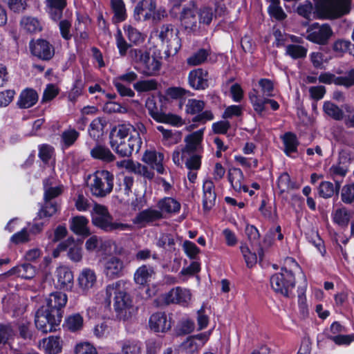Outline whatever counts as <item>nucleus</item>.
Here are the masks:
<instances>
[{
	"instance_id": "obj_45",
	"label": "nucleus",
	"mask_w": 354,
	"mask_h": 354,
	"mask_svg": "<svg viewBox=\"0 0 354 354\" xmlns=\"http://www.w3.org/2000/svg\"><path fill=\"white\" fill-rule=\"evenodd\" d=\"M205 105L203 100L191 98L187 101L185 111L187 114L196 115L203 110Z\"/></svg>"
},
{
	"instance_id": "obj_35",
	"label": "nucleus",
	"mask_w": 354,
	"mask_h": 354,
	"mask_svg": "<svg viewBox=\"0 0 354 354\" xmlns=\"http://www.w3.org/2000/svg\"><path fill=\"white\" fill-rule=\"evenodd\" d=\"M50 17L54 21L59 20L62 15V11L66 6V0H46Z\"/></svg>"
},
{
	"instance_id": "obj_32",
	"label": "nucleus",
	"mask_w": 354,
	"mask_h": 354,
	"mask_svg": "<svg viewBox=\"0 0 354 354\" xmlns=\"http://www.w3.org/2000/svg\"><path fill=\"white\" fill-rule=\"evenodd\" d=\"M38 100L37 92L30 88L24 90L19 96L18 105L20 108L28 109L32 106Z\"/></svg>"
},
{
	"instance_id": "obj_47",
	"label": "nucleus",
	"mask_w": 354,
	"mask_h": 354,
	"mask_svg": "<svg viewBox=\"0 0 354 354\" xmlns=\"http://www.w3.org/2000/svg\"><path fill=\"white\" fill-rule=\"evenodd\" d=\"M122 354H141L140 343L136 340H124L121 343Z\"/></svg>"
},
{
	"instance_id": "obj_46",
	"label": "nucleus",
	"mask_w": 354,
	"mask_h": 354,
	"mask_svg": "<svg viewBox=\"0 0 354 354\" xmlns=\"http://www.w3.org/2000/svg\"><path fill=\"white\" fill-rule=\"evenodd\" d=\"M270 16L277 20H283L286 15L280 6V0H270V5L268 8Z\"/></svg>"
},
{
	"instance_id": "obj_62",
	"label": "nucleus",
	"mask_w": 354,
	"mask_h": 354,
	"mask_svg": "<svg viewBox=\"0 0 354 354\" xmlns=\"http://www.w3.org/2000/svg\"><path fill=\"white\" fill-rule=\"evenodd\" d=\"M341 197L342 201L347 204L354 201V183L346 185L342 187Z\"/></svg>"
},
{
	"instance_id": "obj_23",
	"label": "nucleus",
	"mask_w": 354,
	"mask_h": 354,
	"mask_svg": "<svg viewBox=\"0 0 354 354\" xmlns=\"http://www.w3.org/2000/svg\"><path fill=\"white\" fill-rule=\"evenodd\" d=\"M57 284L60 289L68 290L73 286V272L66 266H59L56 270Z\"/></svg>"
},
{
	"instance_id": "obj_58",
	"label": "nucleus",
	"mask_w": 354,
	"mask_h": 354,
	"mask_svg": "<svg viewBox=\"0 0 354 354\" xmlns=\"http://www.w3.org/2000/svg\"><path fill=\"white\" fill-rule=\"evenodd\" d=\"M207 55L208 53L206 50L201 49L187 58V62L190 66L199 65L205 62Z\"/></svg>"
},
{
	"instance_id": "obj_12",
	"label": "nucleus",
	"mask_w": 354,
	"mask_h": 354,
	"mask_svg": "<svg viewBox=\"0 0 354 354\" xmlns=\"http://www.w3.org/2000/svg\"><path fill=\"white\" fill-rule=\"evenodd\" d=\"M77 287L82 295H87L97 284V275L95 270L90 268H82L77 278Z\"/></svg>"
},
{
	"instance_id": "obj_42",
	"label": "nucleus",
	"mask_w": 354,
	"mask_h": 354,
	"mask_svg": "<svg viewBox=\"0 0 354 354\" xmlns=\"http://www.w3.org/2000/svg\"><path fill=\"white\" fill-rule=\"evenodd\" d=\"M323 111L326 115L335 120H341L343 119V111L337 105L330 101L324 103Z\"/></svg>"
},
{
	"instance_id": "obj_39",
	"label": "nucleus",
	"mask_w": 354,
	"mask_h": 354,
	"mask_svg": "<svg viewBox=\"0 0 354 354\" xmlns=\"http://www.w3.org/2000/svg\"><path fill=\"white\" fill-rule=\"evenodd\" d=\"M21 27L30 33H35L41 30V24L39 21L32 17H24L20 22Z\"/></svg>"
},
{
	"instance_id": "obj_36",
	"label": "nucleus",
	"mask_w": 354,
	"mask_h": 354,
	"mask_svg": "<svg viewBox=\"0 0 354 354\" xmlns=\"http://www.w3.org/2000/svg\"><path fill=\"white\" fill-rule=\"evenodd\" d=\"M156 129L162 133V142L165 145L171 146L177 144L181 139L179 131H172L171 130L165 129L162 126H158Z\"/></svg>"
},
{
	"instance_id": "obj_19",
	"label": "nucleus",
	"mask_w": 354,
	"mask_h": 354,
	"mask_svg": "<svg viewBox=\"0 0 354 354\" xmlns=\"http://www.w3.org/2000/svg\"><path fill=\"white\" fill-rule=\"evenodd\" d=\"M216 195L213 181L209 178L204 180L203 184V208L209 211L215 205Z\"/></svg>"
},
{
	"instance_id": "obj_1",
	"label": "nucleus",
	"mask_w": 354,
	"mask_h": 354,
	"mask_svg": "<svg viewBox=\"0 0 354 354\" xmlns=\"http://www.w3.org/2000/svg\"><path fill=\"white\" fill-rule=\"evenodd\" d=\"M68 301L67 295L62 292H55L46 299V305L36 312L35 326L44 333L56 330L62 322L63 308Z\"/></svg>"
},
{
	"instance_id": "obj_61",
	"label": "nucleus",
	"mask_w": 354,
	"mask_h": 354,
	"mask_svg": "<svg viewBox=\"0 0 354 354\" xmlns=\"http://www.w3.org/2000/svg\"><path fill=\"white\" fill-rule=\"evenodd\" d=\"M157 122L170 124L176 127H180L183 124L182 118L174 114L167 115L163 113H162L160 117V120H158Z\"/></svg>"
},
{
	"instance_id": "obj_48",
	"label": "nucleus",
	"mask_w": 354,
	"mask_h": 354,
	"mask_svg": "<svg viewBox=\"0 0 354 354\" xmlns=\"http://www.w3.org/2000/svg\"><path fill=\"white\" fill-rule=\"evenodd\" d=\"M58 209L59 206L57 203L45 201L44 206L38 212V217L39 218H50L53 216L58 211Z\"/></svg>"
},
{
	"instance_id": "obj_25",
	"label": "nucleus",
	"mask_w": 354,
	"mask_h": 354,
	"mask_svg": "<svg viewBox=\"0 0 354 354\" xmlns=\"http://www.w3.org/2000/svg\"><path fill=\"white\" fill-rule=\"evenodd\" d=\"M149 327L155 332H165L171 327V322L164 313H156L149 318Z\"/></svg>"
},
{
	"instance_id": "obj_2",
	"label": "nucleus",
	"mask_w": 354,
	"mask_h": 354,
	"mask_svg": "<svg viewBox=\"0 0 354 354\" xmlns=\"http://www.w3.org/2000/svg\"><path fill=\"white\" fill-rule=\"evenodd\" d=\"M128 281L120 279L107 285L104 289L103 302L109 307L113 302L116 316L120 319L127 320L134 311L133 299L128 292Z\"/></svg>"
},
{
	"instance_id": "obj_7",
	"label": "nucleus",
	"mask_w": 354,
	"mask_h": 354,
	"mask_svg": "<svg viewBox=\"0 0 354 354\" xmlns=\"http://www.w3.org/2000/svg\"><path fill=\"white\" fill-rule=\"evenodd\" d=\"M92 222L94 225L106 231L129 230L131 225L125 223L113 221L107 208L100 204H95L91 212Z\"/></svg>"
},
{
	"instance_id": "obj_59",
	"label": "nucleus",
	"mask_w": 354,
	"mask_h": 354,
	"mask_svg": "<svg viewBox=\"0 0 354 354\" xmlns=\"http://www.w3.org/2000/svg\"><path fill=\"white\" fill-rule=\"evenodd\" d=\"M240 250L248 267H252L257 263V254L254 252H252L246 245H241Z\"/></svg>"
},
{
	"instance_id": "obj_31",
	"label": "nucleus",
	"mask_w": 354,
	"mask_h": 354,
	"mask_svg": "<svg viewBox=\"0 0 354 354\" xmlns=\"http://www.w3.org/2000/svg\"><path fill=\"white\" fill-rule=\"evenodd\" d=\"M88 220L84 216H77L71 221V230L78 235L88 236L90 231L88 227Z\"/></svg>"
},
{
	"instance_id": "obj_4",
	"label": "nucleus",
	"mask_w": 354,
	"mask_h": 354,
	"mask_svg": "<svg viewBox=\"0 0 354 354\" xmlns=\"http://www.w3.org/2000/svg\"><path fill=\"white\" fill-rule=\"evenodd\" d=\"M300 270L299 264L291 257L285 259L284 267L281 272L270 277L272 288L277 293L288 297L295 287V281L292 272Z\"/></svg>"
},
{
	"instance_id": "obj_11",
	"label": "nucleus",
	"mask_w": 354,
	"mask_h": 354,
	"mask_svg": "<svg viewBox=\"0 0 354 354\" xmlns=\"http://www.w3.org/2000/svg\"><path fill=\"white\" fill-rule=\"evenodd\" d=\"M159 38L162 44L166 47V53L168 55H176L181 47L178 32L171 25H163L161 26Z\"/></svg>"
},
{
	"instance_id": "obj_16",
	"label": "nucleus",
	"mask_w": 354,
	"mask_h": 354,
	"mask_svg": "<svg viewBox=\"0 0 354 354\" xmlns=\"http://www.w3.org/2000/svg\"><path fill=\"white\" fill-rule=\"evenodd\" d=\"M192 292L189 289L181 287L172 288L166 296L168 303L178 304L182 306L187 307L192 301Z\"/></svg>"
},
{
	"instance_id": "obj_27",
	"label": "nucleus",
	"mask_w": 354,
	"mask_h": 354,
	"mask_svg": "<svg viewBox=\"0 0 354 354\" xmlns=\"http://www.w3.org/2000/svg\"><path fill=\"white\" fill-rule=\"evenodd\" d=\"M36 274V270L33 266L25 263L13 267L5 274L7 276H15L25 279H32Z\"/></svg>"
},
{
	"instance_id": "obj_17",
	"label": "nucleus",
	"mask_w": 354,
	"mask_h": 354,
	"mask_svg": "<svg viewBox=\"0 0 354 354\" xmlns=\"http://www.w3.org/2000/svg\"><path fill=\"white\" fill-rule=\"evenodd\" d=\"M32 54L43 60L50 59L55 53L53 46L46 40L37 39L30 44Z\"/></svg>"
},
{
	"instance_id": "obj_52",
	"label": "nucleus",
	"mask_w": 354,
	"mask_h": 354,
	"mask_svg": "<svg viewBox=\"0 0 354 354\" xmlns=\"http://www.w3.org/2000/svg\"><path fill=\"white\" fill-rule=\"evenodd\" d=\"M158 84L154 80H142L134 84L133 87L138 92H148L157 89Z\"/></svg>"
},
{
	"instance_id": "obj_18",
	"label": "nucleus",
	"mask_w": 354,
	"mask_h": 354,
	"mask_svg": "<svg viewBox=\"0 0 354 354\" xmlns=\"http://www.w3.org/2000/svg\"><path fill=\"white\" fill-rule=\"evenodd\" d=\"M203 133L204 129H202L186 136L185 138L186 145L184 147V150L187 153L203 152L201 142L203 138Z\"/></svg>"
},
{
	"instance_id": "obj_53",
	"label": "nucleus",
	"mask_w": 354,
	"mask_h": 354,
	"mask_svg": "<svg viewBox=\"0 0 354 354\" xmlns=\"http://www.w3.org/2000/svg\"><path fill=\"white\" fill-rule=\"evenodd\" d=\"M103 127L101 119H94L91 122L88 129L90 136L94 140H97L102 135Z\"/></svg>"
},
{
	"instance_id": "obj_54",
	"label": "nucleus",
	"mask_w": 354,
	"mask_h": 354,
	"mask_svg": "<svg viewBox=\"0 0 354 354\" xmlns=\"http://www.w3.org/2000/svg\"><path fill=\"white\" fill-rule=\"evenodd\" d=\"M115 37L116 46L120 55L122 56L125 55L128 49L130 48L131 44L127 42L120 29H118Z\"/></svg>"
},
{
	"instance_id": "obj_55",
	"label": "nucleus",
	"mask_w": 354,
	"mask_h": 354,
	"mask_svg": "<svg viewBox=\"0 0 354 354\" xmlns=\"http://www.w3.org/2000/svg\"><path fill=\"white\" fill-rule=\"evenodd\" d=\"M145 106L151 117L157 121L160 120L162 112L159 110L156 102L153 97H149L146 100Z\"/></svg>"
},
{
	"instance_id": "obj_14",
	"label": "nucleus",
	"mask_w": 354,
	"mask_h": 354,
	"mask_svg": "<svg viewBox=\"0 0 354 354\" xmlns=\"http://www.w3.org/2000/svg\"><path fill=\"white\" fill-rule=\"evenodd\" d=\"M211 334L212 330L196 335L189 337L181 344L180 348L189 354L197 352L209 340Z\"/></svg>"
},
{
	"instance_id": "obj_28",
	"label": "nucleus",
	"mask_w": 354,
	"mask_h": 354,
	"mask_svg": "<svg viewBox=\"0 0 354 354\" xmlns=\"http://www.w3.org/2000/svg\"><path fill=\"white\" fill-rule=\"evenodd\" d=\"M229 181L236 192H248V188L244 185V176L242 171L239 168L232 167L228 171Z\"/></svg>"
},
{
	"instance_id": "obj_63",
	"label": "nucleus",
	"mask_w": 354,
	"mask_h": 354,
	"mask_svg": "<svg viewBox=\"0 0 354 354\" xmlns=\"http://www.w3.org/2000/svg\"><path fill=\"white\" fill-rule=\"evenodd\" d=\"M183 248L186 255L192 259H195L200 252V249L196 245L187 240L183 242Z\"/></svg>"
},
{
	"instance_id": "obj_13",
	"label": "nucleus",
	"mask_w": 354,
	"mask_h": 354,
	"mask_svg": "<svg viewBox=\"0 0 354 354\" xmlns=\"http://www.w3.org/2000/svg\"><path fill=\"white\" fill-rule=\"evenodd\" d=\"M306 39L318 44H324L333 35V31L328 24H312L307 30Z\"/></svg>"
},
{
	"instance_id": "obj_9",
	"label": "nucleus",
	"mask_w": 354,
	"mask_h": 354,
	"mask_svg": "<svg viewBox=\"0 0 354 354\" xmlns=\"http://www.w3.org/2000/svg\"><path fill=\"white\" fill-rule=\"evenodd\" d=\"M323 17L337 18L350 10L351 0H314Z\"/></svg>"
},
{
	"instance_id": "obj_30",
	"label": "nucleus",
	"mask_w": 354,
	"mask_h": 354,
	"mask_svg": "<svg viewBox=\"0 0 354 354\" xmlns=\"http://www.w3.org/2000/svg\"><path fill=\"white\" fill-rule=\"evenodd\" d=\"M269 97L261 94L259 90L254 88L249 95L250 103L255 112L261 115L266 109V104H268Z\"/></svg>"
},
{
	"instance_id": "obj_51",
	"label": "nucleus",
	"mask_w": 354,
	"mask_h": 354,
	"mask_svg": "<svg viewBox=\"0 0 354 354\" xmlns=\"http://www.w3.org/2000/svg\"><path fill=\"white\" fill-rule=\"evenodd\" d=\"M202 153H187L189 157L185 162L186 167L189 170L197 171L201 166Z\"/></svg>"
},
{
	"instance_id": "obj_56",
	"label": "nucleus",
	"mask_w": 354,
	"mask_h": 354,
	"mask_svg": "<svg viewBox=\"0 0 354 354\" xmlns=\"http://www.w3.org/2000/svg\"><path fill=\"white\" fill-rule=\"evenodd\" d=\"M175 241L174 237L169 234H162L158 242L157 246L159 248H163L168 250L169 251H173L175 250Z\"/></svg>"
},
{
	"instance_id": "obj_50",
	"label": "nucleus",
	"mask_w": 354,
	"mask_h": 354,
	"mask_svg": "<svg viewBox=\"0 0 354 354\" xmlns=\"http://www.w3.org/2000/svg\"><path fill=\"white\" fill-rule=\"evenodd\" d=\"M214 16V11L212 8L203 6L198 10V17L199 24L209 25L212 22Z\"/></svg>"
},
{
	"instance_id": "obj_33",
	"label": "nucleus",
	"mask_w": 354,
	"mask_h": 354,
	"mask_svg": "<svg viewBox=\"0 0 354 354\" xmlns=\"http://www.w3.org/2000/svg\"><path fill=\"white\" fill-rule=\"evenodd\" d=\"M90 153L93 158L106 162H112L115 159L114 155L109 149L101 145H96L91 149Z\"/></svg>"
},
{
	"instance_id": "obj_8",
	"label": "nucleus",
	"mask_w": 354,
	"mask_h": 354,
	"mask_svg": "<svg viewBox=\"0 0 354 354\" xmlns=\"http://www.w3.org/2000/svg\"><path fill=\"white\" fill-rule=\"evenodd\" d=\"M113 175L106 170H98L91 176L89 184L93 195L104 197L111 193L113 187Z\"/></svg>"
},
{
	"instance_id": "obj_49",
	"label": "nucleus",
	"mask_w": 354,
	"mask_h": 354,
	"mask_svg": "<svg viewBox=\"0 0 354 354\" xmlns=\"http://www.w3.org/2000/svg\"><path fill=\"white\" fill-rule=\"evenodd\" d=\"M286 53L292 59H300L306 56L307 49L299 45L290 44L286 46Z\"/></svg>"
},
{
	"instance_id": "obj_37",
	"label": "nucleus",
	"mask_w": 354,
	"mask_h": 354,
	"mask_svg": "<svg viewBox=\"0 0 354 354\" xmlns=\"http://www.w3.org/2000/svg\"><path fill=\"white\" fill-rule=\"evenodd\" d=\"M160 211L166 213H177L180 211V204L176 199L171 197H166L158 203Z\"/></svg>"
},
{
	"instance_id": "obj_26",
	"label": "nucleus",
	"mask_w": 354,
	"mask_h": 354,
	"mask_svg": "<svg viewBox=\"0 0 354 354\" xmlns=\"http://www.w3.org/2000/svg\"><path fill=\"white\" fill-rule=\"evenodd\" d=\"M164 155L156 151H146L142 156V160L157 171L159 174H163L165 168L162 165Z\"/></svg>"
},
{
	"instance_id": "obj_5",
	"label": "nucleus",
	"mask_w": 354,
	"mask_h": 354,
	"mask_svg": "<svg viewBox=\"0 0 354 354\" xmlns=\"http://www.w3.org/2000/svg\"><path fill=\"white\" fill-rule=\"evenodd\" d=\"M129 57L135 64V68L145 75H155L160 69V61L155 56L150 55L146 50L131 49Z\"/></svg>"
},
{
	"instance_id": "obj_20",
	"label": "nucleus",
	"mask_w": 354,
	"mask_h": 354,
	"mask_svg": "<svg viewBox=\"0 0 354 354\" xmlns=\"http://www.w3.org/2000/svg\"><path fill=\"white\" fill-rule=\"evenodd\" d=\"M156 272L153 267L142 265L138 267L133 274L134 282L140 286H147L154 279Z\"/></svg>"
},
{
	"instance_id": "obj_40",
	"label": "nucleus",
	"mask_w": 354,
	"mask_h": 354,
	"mask_svg": "<svg viewBox=\"0 0 354 354\" xmlns=\"http://www.w3.org/2000/svg\"><path fill=\"white\" fill-rule=\"evenodd\" d=\"M282 140L284 145V152L287 156H290L292 153L297 150L298 142L295 134L292 133H286L282 136Z\"/></svg>"
},
{
	"instance_id": "obj_24",
	"label": "nucleus",
	"mask_w": 354,
	"mask_h": 354,
	"mask_svg": "<svg viewBox=\"0 0 354 354\" xmlns=\"http://www.w3.org/2000/svg\"><path fill=\"white\" fill-rule=\"evenodd\" d=\"M207 72L202 68H197L189 72L188 80L191 87L194 89H205L207 87Z\"/></svg>"
},
{
	"instance_id": "obj_44",
	"label": "nucleus",
	"mask_w": 354,
	"mask_h": 354,
	"mask_svg": "<svg viewBox=\"0 0 354 354\" xmlns=\"http://www.w3.org/2000/svg\"><path fill=\"white\" fill-rule=\"evenodd\" d=\"M111 7L114 12L115 22H121L126 19L127 11L122 0H111Z\"/></svg>"
},
{
	"instance_id": "obj_38",
	"label": "nucleus",
	"mask_w": 354,
	"mask_h": 354,
	"mask_svg": "<svg viewBox=\"0 0 354 354\" xmlns=\"http://www.w3.org/2000/svg\"><path fill=\"white\" fill-rule=\"evenodd\" d=\"M83 325L84 318L80 313L70 315L64 321V326L71 332L80 330Z\"/></svg>"
},
{
	"instance_id": "obj_21",
	"label": "nucleus",
	"mask_w": 354,
	"mask_h": 354,
	"mask_svg": "<svg viewBox=\"0 0 354 354\" xmlns=\"http://www.w3.org/2000/svg\"><path fill=\"white\" fill-rule=\"evenodd\" d=\"M162 216V212L160 210L148 208L139 212L133 218V223L140 227H143L147 224L161 218Z\"/></svg>"
},
{
	"instance_id": "obj_60",
	"label": "nucleus",
	"mask_w": 354,
	"mask_h": 354,
	"mask_svg": "<svg viewBox=\"0 0 354 354\" xmlns=\"http://www.w3.org/2000/svg\"><path fill=\"white\" fill-rule=\"evenodd\" d=\"M75 354H97L96 348L88 342H81L75 347Z\"/></svg>"
},
{
	"instance_id": "obj_15",
	"label": "nucleus",
	"mask_w": 354,
	"mask_h": 354,
	"mask_svg": "<svg viewBox=\"0 0 354 354\" xmlns=\"http://www.w3.org/2000/svg\"><path fill=\"white\" fill-rule=\"evenodd\" d=\"M180 22L189 31L195 32L199 30L198 10L194 6L183 8L180 14Z\"/></svg>"
},
{
	"instance_id": "obj_3",
	"label": "nucleus",
	"mask_w": 354,
	"mask_h": 354,
	"mask_svg": "<svg viewBox=\"0 0 354 354\" xmlns=\"http://www.w3.org/2000/svg\"><path fill=\"white\" fill-rule=\"evenodd\" d=\"M142 143L140 136L131 124L119 125L110 136L111 148L122 157L129 156L133 151L138 152Z\"/></svg>"
},
{
	"instance_id": "obj_6",
	"label": "nucleus",
	"mask_w": 354,
	"mask_h": 354,
	"mask_svg": "<svg viewBox=\"0 0 354 354\" xmlns=\"http://www.w3.org/2000/svg\"><path fill=\"white\" fill-rule=\"evenodd\" d=\"M167 17V11L163 7H157L156 0H141L133 10V17L136 21L152 20L158 22Z\"/></svg>"
},
{
	"instance_id": "obj_22",
	"label": "nucleus",
	"mask_w": 354,
	"mask_h": 354,
	"mask_svg": "<svg viewBox=\"0 0 354 354\" xmlns=\"http://www.w3.org/2000/svg\"><path fill=\"white\" fill-rule=\"evenodd\" d=\"M38 348L46 354H58L62 349V341L58 336H49L39 342Z\"/></svg>"
},
{
	"instance_id": "obj_43",
	"label": "nucleus",
	"mask_w": 354,
	"mask_h": 354,
	"mask_svg": "<svg viewBox=\"0 0 354 354\" xmlns=\"http://www.w3.org/2000/svg\"><path fill=\"white\" fill-rule=\"evenodd\" d=\"M80 136V133L75 129L69 128L61 134V145L64 148L72 146Z\"/></svg>"
},
{
	"instance_id": "obj_34",
	"label": "nucleus",
	"mask_w": 354,
	"mask_h": 354,
	"mask_svg": "<svg viewBox=\"0 0 354 354\" xmlns=\"http://www.w3.org/2000/svg\"><path fill=\"white\" fill-rule=\"evenodd\" d=\"M123 30L129 42L133 45H140L145 40V35L130 24H124Z\"/></svg>"
},
{
	"instance_id": "obj_10",
	"label": "nucleus",
	"mask_w": 354,
	"mask_h": 354,
	"mask_svg": "<svg viewBox=\"0 0 354 354\" xmlns=\"http://www.w3.org/2000/svg\"><path fill=\"white\" fill-rule=\"evenodd\" d=\"M102 273L108 279H115L125 273V263L120 257L109 255L100 260Z\"/></svg>"
},
{
	"instance_id": "obj_57",
	"label": "nucleus",
	"mask_w": 354,
	"mask_h": 354,
	"mask_svg": "<svg viewBox=\"0 0 354 354\" xmlns=\"http://www.w3.org/2000/svg\"><path fill=\"white\" fill-rule=\"evenodd\" d=\"M30 232L28 227H24L19 232L14 234L10 237V241L15 244H20L28 242L30 240Z\"/></svg>"
},
{
	"instance_id": "obj_29",
	"label": "nucleus",
	"mask_w": 354,
	"mask_h": 354,
	"mask_svg": "<svg viewBox=\"0 0 354 354\" xmlns=\"http://www.w3.org/2000/svg\"><path fill=\"white\" fill-rule=\"evenodd\" d=\"M111 241L104 240L97 236H92L85 243V248L88 252H107L111 247Z\"/></svg>"
},
{
	"instance_id": "obj_41",
	"label": "nucleus",
	"mask_w": 354,
	"mask_h": 354,
	"mask_svg": "<svg viewBox=\"0 0 354 354\" xmlns=\"http://www.w3.org/2000/svg\"><path fill=\"white\" fill-rule=\"evenodd\" d=\"M332 218L335 223L341 227H344L348 225L351 218V214L346 208L341 207L333 212Z\"/></svg>"
},
{
	"instance_id": "obj_64",
	"label": "nucleus",
	"mask_w": 354,
	"mask_h": 354,
	"mask_svg": "<svg viewBox=\"0 0 354 354\" xmlns=\"http://www.w3.org/2000/svg\"><path fill=\"white\" fill-rule=\"evenodd\" d=\"M59 93V89L57 86L53 84H49L46 86L44 91L41 101L42 102H47L54 99Z\"/></svg>"
}]
</instances>
